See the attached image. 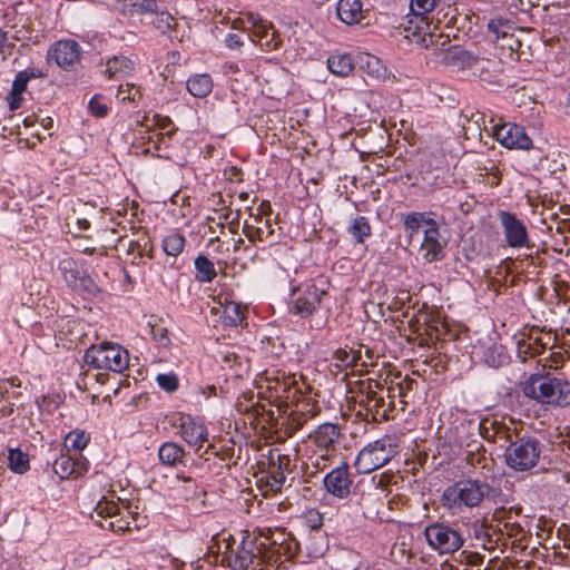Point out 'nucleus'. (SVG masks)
Listing matches in <instances>:
<instances>
[{"label": "nucleus", "instance_id": "obj_1", "mask_svg": "<svg viewBox=\"0 0 570 570\" xmlns=\"http://www.w3.org/2000/svg\"><path fill=\"white\" fill-rule=\"evenodd\" d=\"M499 495L500 490L485 481L462 479L443 491L441 502L449 509L474 508L485 499L495 502Z\"/></svg>", "mask_w": 570, "mask_h": 570}, {"label": "nucleus", "instance_id": "obj_2", "mask_svg": "<svg viewBox=\"0 0 570 570\" xmlns=\"http://www.w3.org/2000/svg\"><path fill=\"white\" fill-rule=\"evenodd\" d=\"M523 394L541 404L570 405V382L551 374H532L522 387Z\"/></svg>", "mask_w": 570, "mask_h": 570}, {"label": "nucleus", "instance_id": "obj_3", "mask_svg": "<svg viewBox=\"0 0 570 570\" xmlns=\"http://www.w3.org/2000/svg\"><path fill=\"white\" fill-rule=\"evenodd\" d=\"M328 283L320 277L293 286L287 308L289 314L307 318L318 311L321 304L328 295Z\"/></svg>", "mask_w": 570, "mask_h": 570}, {"label": "nucleus", "instance_id": "obj_4", "mask_svg": "<svg viewBox=\"0 0 570 570\" xmlns=\"http://www.w3.org/2000/svg\"><path fill=\"white\" fill-rule=\"evenodd\" d=\"M542 448V443L531 435H523L514 441L510 440L505 448L504 462L515 472L529 471L539 463Z\"/></svg>", "mask_w": 570, "mask_h": 570}, {"label": "nucleus", "instance_id": "obj_5", "mask_svg": "<svg viewBox=\"0 0 570 570\" xmlns=\"http://www.w3.org/2000/svg\"><path fill=\"white\" fill-rule=\"evenodd\" d=\"M235 538L228 535L218 544L222 554L220 562L233 570H247L257 560L258 538L243 533L242 541L234 548Z\"/></svg>", "mask_w": 570, "mask_h": 570}, {"label": "nucleus", "instance_id": "obj_6", "mask_svg": "<svg viewBox=\"0 0 570 570\" xmlns=\"http://www.w3.org/2000/svg\"><path fill=\"white\" fill-rule=\"evenodd\" d=\"M396 454V439L385 435L360 451L355 468L360 473L367 474L387 464Z\"/></svg>", "mask_w": 570, "mask_h": 570}, {"label": "nucleus", "instance_id": "obj_7", "mask_svg": "<svg viewBox=\"0 0 570 570\" xmlns=\"http://www.w3.org/2000/svg\"><path fill=\"white\" fill-rule=\"evenodd\" d=\"M83 358L94 368L121 373L128 367L129 354L118 344L104 342L99 345H91L86 351Z\"/></svg>", "mask_w": 570, "mask_h": 570}, {"label": "nucleus", "instance_id": "obj_8", "mask_svg": "<svg viewBox=\"0 0 570 570\" xmlns=\"http://www.w3.org/2000/svg\"><path fill=\"white\" fill-rule=\"evenodd\" d=\"M429 546L439 553H453L464 543L459 529L443 522H434L424 529Z\"/></svg>", "mask_w": 570, "mask_h": 570}, {"label": "nucleus", "instance_id": "obj_9", "mask_svg": "<svg viewBox=\"0 0 570 570\" xmlns=\"http://www.w3.org/2000/svg\"><path fill=\"white\" fill-rule=\"evenodd\" d=\"M248 23H250V27L247 28L250 30L248 37L253 42L257 43L265 51L279 49L283 40L278 30H276L269 21L258 16L250 14Z\"/></svg>", "mask_w": 570, "mask_h": 570}, {"label": "nucleus", "instance_id": "obj_10", "mask_svg": "<svg viewBox=\"0 0 570 570\" xmlns=\"http://www.w3.org/2000/svg\"><path fill=\"white\" fill-rule=\"evenodd\" d=\"M491 131L495 140L509 149L529 150L532 148V139L522 126L513 122L494 124Z\"/></svg>", "mask_w": 570, "mask_h": 570}, {"label": "nucleus", "instance_id": "obj_11", "mask_svg": "<svg viewBox=\"0 0 570 570\" xmlns=\"http://www.w3.org/2000/svg\"><path fill=\"white\" fill-rule=\"evenodd\" d=\"M504 240L512 248L530 247V238L525 224L515 214L500 210L498 213Z\"/></svg>", "mask_w": 570, "mask_h": 570}, {"label": "nucleus", "instance_id": "obj_12", "mask_svg": "<svg viewBox=\"0 0 570 570\" xmlns=\"http://www.w3.org/2000/svg\"><path fill=\"white\" fill-rule=\"evenodd\" d=\"M425 29L428 28L422 23L414 27L409 26L404 28V37L411 42L417 43L422 48L432 50L435 55H442L443 58L446 49L452 47L449 36L426 32Z\"/></svg>", "mask_w": 570, "mask_h": 570}, {"label": "nucleus", "instance_id": "obj_13", "mask_svg": "<svg viewBox=\"0 0 570 570\" xmlns=\"http://www.w3.org/2000/svg\"><path fill=\"white\" fill-rule=\"evenodd\" d=\"M243 234L253 244L259 242L268 246L277 244L279 238V234H276L272 220L263 218L259 214H250V220L244 223Z\"/></svg>", "mask_w": 570, "mask_h": 570}, {"label": "nucleus", "instance_id": "obj_14", "mask_svg": "<svg viewBox=\"0 0 570 570\" xmlns=\"http://www.w3.org/2000/svg\"><path fill=\"white\" fill-rule=\"evenodd\" d=\"M81 47L75 40L62 39L52 43L47 52L48 62L67 70L80 61Z\"/></svg>", "mask_w": 570, "mask_h": 570}, {"label": "nucleus", "instance_id": "obj_15", "mask_svg": "<svg viewBox=\"0 0 570 570\" xmlns=\"http://www.w3.org/2000/svg\"><path fill=\"white\" fill-rule=\"evenodd\" d=\"M341 429L334 423H323L309 434L312 442L320 449V458L327 460L336 451V445L341 439Z\"/></svg>", "mask_w": 570, "mask_h": 570}, {"label": "nucleus", "instance_id": "obj_16", "mask_svg": "<svg viewBox=\"0 0 570 570\" xmlns=\"http://www.w3.org/2000/svg\"><path fill=\"white\" fill-rule=\"evenodd\" d=\"M325 490L337 499H346L351 494L353 481L350 466L343 463L328 472L323 480Z\"/></svg>", "mask_w": 570, "mask_h": 570}, {"label": "nucleus", "instance_id": "obj_17", "mask_svg": "<svg viewBox=\"0 0 570 570\" xmlns=\"http://www.w3.org/2000/svg\"><path fill=\"white\" fill-rule=\"evenodd\" d=\"M178 426L183 440L196 450H199L208 440L207 428L190 415H181Z\"/></svg>", "mask_w": 570, "mask_h": 570}, {"label": "nucleus", "instance_id": "obj_18", "mask_svg": "<svg viewBox=\"0 0 570 570\" xmlns=\"http://www.w3.org/2000/svg\"><path fill=\"white\" fill-rule=\"evenodd\" d=\"M289 464V459L286 455L277 454L275 458L273 454L269 455V469L266 475V487L272 492H279L286 481L284 471Z\"/></svg>", "mask_w": 570, "mask_h": 570}, {"label": "nucleus", "instance_id": "obj_19", "mask_svg": "<svg viewBox=\"0 0 570 570\" xmlns=\"http://www.w3.org/2000/svg\"><path fill=\"white\" fill-rule=\"evenodd\" d=\"M95 512L96 514L111 517L109 525L112 532H124L130 529L129 519L120 514V509L114 501H108L106 498H102L97 502Z\"/></svg>", "mask_w": 570, "mask_h": 570}, {"label": "nucleus", "instance_id": "obj_20", "mask_svg": "<svg viewBox=\"0 0 570 570\" xmlns=\"http://www.w3.org/2000/svg\"><path fill=\"white\" fill-rule=\"evenodd\" d=\"M420 249L426 263L439 262L444 258V249L440 243V228L425 229Z\"/></svg>", "mask_w": 570, "mask_h": 570}, {"label": "nucleus", "instance_id": "obj_21", "mask_svg": "<svg viewBox=\"0 0 570 570\" xmlns=\"http://www.w3.org/2000/svg\"><path fill=\"white\" fill-rule=\"evenodd\" d=\"M478 53L464 49L461 46H452L446 49L442 62L445 66L454 67L461 71L470 72Z\"/></svg>", "mask_w": 570, "mask_h": 570}, {"label": "nucleus", "instance_id": "obj_22", "mask_svg": "<svg viewBox=\"0 0 570 570\" xmlns=\"http://www.w3.org/2000/svg\"><path fill=\"white\" fill-rule=\"evenodd\" d=\"M158 458L161 464L170 468L186 466L189 461V455L176 442L163 443L158 450Z\"/></svg>", "mask_w": 570, "mask_h": 570}, {"label": "nucleus", "instance_id": "obj_23", "mask_svg": "<svg viewBox=\"0 0 570 570\" xmlns=\"http://www.w3.org/2000/svg\"><path fill=\"white\" fill-rule=\"evenodd\" d=\"M338 19L346 24H356L364 19L361 0H340L336 6Z\"/></svg>", "mask_w": 570, "mask_h": 570}, {"label": "nucleus", "instance_id": "obj_24", "mask_svg": "<svg viewBox=\"0 0 570 570\" xmlns=\"http://www.w3.org/2000/svg\"><path fill=\"white\" fill-rule=\"evenodd\" d=\"M58 272L66 285L72 289L77 285V282L85 269L80 262L72 257H63L58 263Z\"/></svg>", "mask_w": 570, "mask_h": 570}, {"label": "nucleus", "instance_id": "obj_25", "mask_svg": "<svg viewBox=\"0 0 570 570\" xmlns=\"http://www.w3.org/2000/svg\"><path fill=\"white\" fill-rule=\"evenodd\" d=\"M134 68L135 63L131 59L125 56H114L107 60L104 75L108 79H119L128 76Z\"/></svg>", "mask_w": 570, "mask_h": 570}, {"label": "nucleus", "instance_id": "obj_26", "mask_svg": "<svg viewBox=\"0 0 570 570\" xmlns=\"http://www.w3.org/2000/svg\"><path fill=\"white\" fill-rule=\"evenodd\" d=\"M187 90L194 97H207L213 90V80L207 73L195 75L187 80Z\"/></svg>", "mask_w": 570, "mask_h": 570}, {"label": "nucleus", "instance_id": "obj_27", "mask_svg": "<svg viewBox=\"0 0 570 570\" xmlns=\"http://www.w3.org/2000/svg\"><path fill=\"white\" fill-rule=\"evenodd\" d=\"M495 66V61L478 55L469 75L482 81L491 82Z\"/></svg>", "mask_w": 570, "mask_h": 570}, {"label": "nucleus", "instance_id": "obj_28", "mask_svg": "<svg viewBox=\"0 0 570 570\" xmlns=\"http://www.w3.org/2000/svg\"><path fill=\"white\" fill-rule=\"evenodd\" d=\"M488 31L495 37V40H505L514 31V22L498 16L489 20Z\"/></svg>", "mask_w": 570, "mask_h": 570}, {"label": "nucleus", "instance_id": "obj_29", "mask_svg": "<svg viewBox=\"0 0 570 570\" xmlns=\"http://www.w3.org/2000/svg\"><path fill=\"white\" fill-rule=\"evenodd\" d=\"M327 67L332 73L346 77L353 71L354 63L350 55H333L327 59Z\"/></svg>", "mask_w": 570, "mask_h": 570}, {"label": "nucleus", "instance_id": "obj_30", "mask_svg": "<svg viewBox=\"0 0 570 570\" xmlns=\"http://www.w3.org/2000/svg\"><path fill=\"white\" fill-rule=\"evenodd\" d=\"M347 232L352 235L355 244H363L372 235V227L365 216H356L352 219Z\"/></svg>", "mask_w": 570, "mask_h": 570}, {"label": "nucleus", "instance_id": "obj_31", "mask_svg": "<svg viewBox=\"0 0 570 570\" xmlns=\"http://www.w3.org/2000/svg\"><path fill=\"white\" fill-rule=\"evenodd\" d=\"M195 278L200 283H210L216 277L217 273L214 263L205 255H198L195 259Z\"/></svg>", "mask_w": 570, "mask_h": 570}, {"label": "nucleus", "instance_id": "obj_32", "mask_svg": "<svg viewBox=\"0 0 570 570\" xmlns=\"http://www.w3.org/2000/svg\"><path fill=\"white\" fill-rule=\"evenodd\" d=\"M288 552V549H282L268 546L267 542H259L257 550L258 564L267 563L275 564L281 561V558Z\"/></svg>", "mask_w": 570, "mask_h": 570}, {"label": "nucleus", "instance_id": "obj_33", "mask_svg": "<svg viewBox=\"0 0 570 570\" xmlns=\"http://www.w3.org/2000/svg\"><path fill=\"white\" fill-rule=\"evenodd\" d=\"M385 400L384 396L377 395L372 402L364 409V420L367 422H382L389 419L387 410H384Z\"/></svg>", "mask_w": 570, "mask_h": 570}, {"label": "nucleus", "instance_id": "obj_34", "mask_svg": "<svg viewBox=\"0 0 570 570\" xmlns=\"http://www.w3.org/2000/svg\"><path fill=\"white\" fill-rule=\"evenodd\" d=\"M122 10L130 14L155 13L158 4L156 0H124Z\"/></svg>", "mask_w": 570, "mask_h": 570}, {"label": "nucleus", "instance_id": "obj_35", "mask_svg": "<svg viewBox=\"0 0 570 570\" xmlns=\"http://www.w3.org/2000/svg\"><path fill=\"white\" fill-rule=\"evenodd\" d=\"M268 389L274 390L278 397H289L288 393L292 389L296 387V381L294 376L286 375L285 373L276 375L274 379H268Z\"/></svg>", "mask_w": 570, "mask_h": 570}, {"label": "nucleus", "instance_id": "obj_36", "mask_svg": "<svg viewBox=\"0 0 570 570\" xmlns=\"http://www.w3.org/2000/svg\"><path fill=\"white\" fill-rule=\"evenodd\" d=\"M544 352V345L541 337H529L528 340H520L518 342V353L525 358L527 356L533 357Z\"/></svg>", "mask_w": 570, "mask_h": 570}, {"label": "nucleus", "instance_id": "obj_37", "mask_svg": "<svg viewBox=\"0 0 570 570\" xmlns=\"http://www.w3.org/2000/svg\"><path fill=\"white\" fill-rule=\"evenodd\" d=\"M185 237L176 232L167 235L163 240V249L167 256L177 257L185 247Z\"/></svg>", "mask_w": 570, "mask_h": 570}, {"label": "nucleus", "instance_id": "obj_38", "mask_svg": "<svg viewBox=\"0 0 570 570\" xmlns=\"http://www.w3.org/2000/svg\"><path fill=\"white\" fill-rule=\"evenodd\" d=\"M8 461L9 468L16 473L23 474L30 469L29 456L20 449L9 450Z\"/></svg>", "mask_w": 570, "mask_h": 570}, {"label": "nucleus", "instance_id": "obj_39", "mask_svg": "<svg viewBox=\"0 0 570 570\" xmlns=\"http://www.w3.org/2000/svg\"><path fill=\"white\" fill-rule=\"evenodd\" d=\"M439 1L440 0H411L410 7L413 16L420 20V23L429 28L425 14L433 11Z\"/></svg>", "mask_w": 570, "mask_h": 570}, {"label": "nucleus", "instance_id": "obj_40", "mask_svg": "<svg viewBox=\"0 0 570 570\" xmlns=\"http://www.w3.org/2000/svg\"><path fill=\"white\" fill-rule=\"evenodd\" d=\"M73 468L75 458L65 454H61L52 463V469L60 479L72 478L75 474Z\"/></svg>", "mask_w": 570, "mask_h": 570}, {"label": "nucleus", "instance_id": "obj_41", "mask_svg": "<svg viewBox=\"0 0 570 570\" xmlns=\"http://www.w3.org/2000/svg\"><path fill=\"white\" fill-rule=\"evenodd\" d=\"M71 291L81 294V295H90L97 296L101 293L97 283L89 276L86 271L81 274L77 285Z\"/></svg>", "mask_w": 570, "mask_h": 570}, {"label": "nucleus", "instance_id": "obj_42", "mask_svg": "<svg viewBox=\"0 0 570 570\" xmlns=\"http://www.w3.org/2000/svg\"><path fill=\"white\" fill-rule=\"evenodd\" d=\"M379 390H383V385L376 380H368L365 384L363 383L360 390V406L365 409L379 395Z\"/></svg>", "mask_w": 570, "mask_h": 570}, {"label": "nucleus", "instance_id": "obj_43", "mask_svg": "<svg viewBox=\"0 0 570 570\" xmlns=\"http://www.w3.org/2000/svg\"><path fill=\"white\" fill-rule=\"evenodd\" d=\"M423 220L424 213L421 212H412L404 216V232L410 239H412L413 236L419 233V229L421 228Z\"/></svg>", "mask_w": 570, "mask_h": 570}, {"label": "nucleus", "instance_id": "obj_44", "mask_svg": "<svg viewBox=\"0 0 570 570\" xmlns=\"http://www.w3.org/2000/svg\"><path fill=\"white\" fill-rule=\"evenodd\" d=\"M89 441L90 435L85 431H71L65 439L66 445L77 451L83 450L88 445Z\"/></svg>", "mask_w": 570, "mask_h": 570}, {"label": "nucleus", "instance_id": "obj_45", "mask_svg": "<svg viewBox=\"0 0 570 570\" xmlns=\"http://www.w3.org/2000/svg\"><path fill=\"white\" fill-rule=\"evenodd\" d=\"M224 320L227 325L237 326L244 320V313L237 303L230 302L224 307Z\"/></svg>", "mask_w": 570, "mask_h": 570}, {"label": "nucleus", "instance_id": "obj_46", "mask_svg": "<svg viewBox=\"0 0 570 570\" xmlns=\"http://www.w3.org/2000/svg\"><path fill=\"white\" fill-rule=\"evenodd\" d=\"M156 18L153 21L156 29H158L161 33H168L174 30L177 26L176 19L169 14L168 12H156Z\"/></svg>", "mask_w": 570, "mask_h": 570}, {"label": "nucleus", "instance_id": "obj_47", "mask_svg": "<svg viewBox=\"0 0 570 570\" xmlns=\"http://www.w3.org/2000/svg\"><path fill=\"white\" fill-rule=\"evenodd\" d=\"M259 533L261 537L265 538L264 542H267L268 546L289 549L288 544H285L286 539L283 531H272L271 529H267L266 531L262 530Z\"/></svg>", "mask_w": 570, "mask_h": 570}, {"label": "nucleus", "instance_id": "obj_48", "mask_svg": "<svg viewBox=\"0 0 570 570\" xmlns=\"http://www.w3.org/2000/svg\"><path fill=\"white\" fill-rule=\"evenodd\" d=\"M156 381L160 389L169 393L175 392L179 385L178 376L175 373L158 374Z\"/></svg>", "mask_w": 570, "mask_h": 570}, {"label": "nucleus", "instance_id": "obj_49", "mask_svg": "<svg viewBox=\"0 0 570 570\" xmlns=\"http://www.w3.org/2000/svg\"><path fill=\"white\" fill-rule=\"evenodd\" d=\"M121 100L137 101L140 100L142 94L139 87H136L134 83L120 85L118 88V95Z\"/></svg>", "mask_w": 570, "mask_h": 570}, {"label": "nucleus", "instance_id": "obj_50", "mask_svg": "<svg viewBox=\"0 0 570 570\" xmlns=\"http://www.w3.org/2000/svg\"><path fill=\"white\" fill-rule=\"evenodd\" d=\"M35 77V73H28L27 71H20L17 73L10 96H21V94L26 90L27 85L31 78Z\"/></svg>", "mask_w": 570, "mask_h": 570}, {"label": "nucleus", "instance_id": "obj_51", "mask_svg": "<svg viewBox=\"0 0 570 570\" xmlns=\"http://www.w3.org/2000/svg\"><path fill=\"white\" fill-rule=\"evenodd\" d=\"M220 210H223V213L218 215V218L222 220L220 224L224 225V223H227L230 232L236 233L239 225V210L233 213L228 206L220 208Z\"/></svg>", "mask_w": 570, "mask_h": 570}, {"label": "nucleus", "instance_id": "obj_52", "mask_svg": "<svg viewBox=\"0 0 570 570\" xmlns=\"http://www.w3.org/2000/svg\"><path fill=\"white\" fill-rule=\"evenodd\" d=\"M502 347H490L487 352V363L493 367L501 366L508 362V355L503 353Z\"/></svg>", "mask_w": 570, "mask_h": 570}, {"label": "nucleus", "instance_id": "obj_53", "mask_svg": "<svg viewBox=\"0 0 570 570\" xmlns=\"http://www.w3.org/2000/svg\"><path fill=\"white\" fill-rule=\"evenodd\" d=\"M501 532H504L509 538H513L514 540H521L524 538V530L517 521H507L503 523Z\"/></svg>", "mask_w": 570, "mask_h": 570}, {"label": "nucleus", "instance_id": "obj_54", "mask_svg": "<svg viewBox=\"0 0 570 570\" xmlns=\"http://www.w3.org/2000/svg\"><path fill=\"white\" fill-rule=\"evenodd\" d=\"M88 108L90 112L96 117H105L108 112V107L105 102H102L101 96L99 95H96L90 99Z\"/></svg>", "mask_w": 570, "mask_h": 570}, {"label": "nucleus", "instance_id": "obj_55", "mask_svg": "<svg viewBox=\"0 0 570 570\" xmlns=\"http://www.w3.org/2000/svg\"><path fill=\"white\" fill-rule=\"evenodd\" d=\"M151 333L154 340L158 342L160 345L166 346L169 343L168 330L163 326H153Z\"/></svg>", "mask_w": 570, "mask_h": 570}, {"label": "nucleus", "instance_id": "obj_56", "mask_svg": "<svg viewBox=\"0 0 570 570\" xmlns=\"http://www.w3.org/2000/svg\"><path fill=\"white\" fill-rule=\"evenodd\" d=\"M307 422V416L306 414L304 413H299V414H293L291 417H289V421H288V428L296 432L298 430H301L304 424Z\"/></svg>", "mask_w": 570, "mask_h": 570}, {"label": "nucleus", "instance_id": "obj_57", "mask_svg": "<svg viewBox=\"0 0 570 570\" xmlns=\"http://www.w3.org/2000/svg\"><path fill=\"white\" fill-rule=\"evenodd\" d=\"M89 469V462L79 454V458H75V474L72 478H79L83 475Z\"/></svg>", "mask_w": 570, "mask_h": 570}, {"label": "nucleus", "instance_id": "obj_58", "mask_svg": "<svg viewBox=\"0 0 570 570\" xmlns=\"http://www.w3.org/2000/svg\"><path fill=\"white\" fill-rule=\"evenodd\" d=\"M334 360L337 361L343 366L353 367V358H350V352L343 348H338L334 352Z\"/></svg>", "mask_w": 570, "mask_h": 570}, {"label": "nucleus", "instance_id": "obj_59", "mask_svg": "<svg viewBox=\"0 0 570 570\" xmlns=\"http://www.w3.org/2000/svg\"><path fill=\"white\" fill-rule=\"evenodd\" d=\"M376 358L377 355L375 354L374 350L364 345L362 367L374 366Z\"/></svg>", "mask_w": 570, "mask_h": 570}, {"label": "nucleus", "instance_id": "obj_60", "mask_svg": "<svg viewBox=\"0 0 570 570\" xmlns=\"http://www.w3.org/2000/svg\"><path fill=\"white\" fill-rule=\"evenodd\" d=\"M493 519L503 523L507 521H515L514 515L505 508L495 509L493 512Z\"/></svg>", "mask_w": 570, "mask_h": 570}, {"label": "nucleus", "instance_id": "obj_61", "mask_svg": "<svg viewBox=\"0 0 570 570\" xmlns=\"http://www.w3.org/2000/svg\"><path fill=\"white\" fill-rule=\"evenodd\" d=\"M223 363L228 367L240 366L242 357L235 352H226L223 355Z\"/></svg>", "mask_w": 570, "mask_h": 570}, {"label": "nucleus", "instance_id": "obj_62", "mask_svg": "<svg viewBox=\"0 0 570 570\" xmlns=\"http://www.w3.org/2000/svg\"><path fill=\"white\" fill-rule=\"evenodd\" d=\"M225 43L230 49H239L244 45V41L239 35L228 33L226 36Z\"/></svg>", "mask_w": 570, "mask_h": 570}, {"label": "nucleus", "instance_id": "obj_63", "mask_svg": "<svg viewBox=\"0 0 570 570\" xmlns=\"http://www.w3.org/2000/svg\"><path fill=\"white\" fill-rule=\"evenodd\" d=\"M364 344H360L357 348L350 352V358H353V366H362Z\"/></svg>", "mask_w": 570, "mask_h": 570}, {"label": "nucleus", "instance_id": "obj_64", "mask_svg": "<svg viewBox=\"0 0 570 570\" xmlns=\"http://www.w3.org/2000/svg\"><path fill=\"white\" fill-rule=\"evenodd\" d=\"M502 48H509L510 50H517L520 46H521V42L519 39H517L514 37V33L512 32L510 36H508V38L505 40H502L501 45H500Z\"/></svg>", "mask_w": 570, "mask_h": 570}]
</instances>
